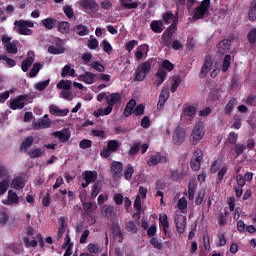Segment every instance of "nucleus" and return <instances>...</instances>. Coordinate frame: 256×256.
Returning <instances> with one entry per match:
<instances>
[{"label":"nucleus","instance_id":"obj_52","mask_svg":"<svg viewBox=\"0 0 256 256\" xmlns=\"http://www.w3.org/2000/svg\"><path fill=\"white\" fill-rule=\"evenodd\" d=\"M246 148L247 147L245 146V144H234V153L236 157H241V155H243V153L245 152Z\"/></svg>","mask_w":256,"mask_h":256},{"label":"nucleus","instance_id":"obj_12","mask_svg":"<svg viewBox=\"0 0 256 256\" xmlns=\"http://www.w3.org/2000/svg\"><path fill=\"white\" fill-rule=\"evenodd\" d=\"M79 3L83 9H88L92 11V13H97L99 11V4H97L95 0H81Z\"/></svg>","mask_w":256,"mask_h":256},{"label":"nucleus","instance_id":"obj_51","mask_svg":"<svg viewBox=\"0 0 256 256\" xmlns=\"http://www.w3.org/2000/svg\"><path fill=\"white\" fill-rule=\"evenodd\" d=\"M42 67L43 66L41 65V63H35L29 72V77H31V78L37 77V75L39 74V71H41Z\"/></svg>","mask_w":256,"mask_h":256},{"label":"nucleus","instance_id":"obj_42","mask_svg":"<svg viewBox=\"0 0 256 256\" xmlns=\"http://www.w3.org/2000/svg\"><path fill=\"white\" fill-rule=\"evenodd\" d=\"M67 75H70V77H75V69L71 68L70 65H65L62 68L61 77H67Z\"/></svg>","mask_w":256,"mask_h":256},{"label":"nucleus","instance_id":"obj_63","mask_svg":"<svg viewBox=\"0 0 256 256\" xmlns=\"http://www.w3.org/2000/svg\"><path fill=\"white\" fill-rule=\"evenodd\" d=\"M246 105L250 106V107H256V95L255 94H250L246 101H245Z\"/></svg>","mask_w":256,"mask_h":256},{"label":"nucleus","instance_id":"obj_53","mask_svg":"<svg viewBox=\"0 0 256 256\" xmlns=\"http://www.w3.org/2000/svg\"><path fill=\"white\" fill-rule=\"evenodd\" d=\"M229 67H231V55L227 54L223 60L222 72L227 73Z\"/></svg>","mask_w":256,"mask_h":256},{"label":"nucleus","instance_id":"obj_45","mask_svg":"<svg viewBox=\"0 0 256 256\" xmlns=\"http://www.w3.org/2000/svg\"><path fill=\"white\" fill-rule=\"evenodd\" d=\"M59 221H60V227H59L58 233H57V240L58 241L61 239V237H63V235L65 233V229L67 227V226H65V218L60 217Z\"/></svg>","mask_w":256,"mask_h":256},{"label":"nucleus","instance_id":"obj_56","mask_svg":"<svg viewBox=\"0 0 256 256\" xmlns=\"http://www.w3.org/2000/svg\"><path fill=\"white\" fill-rule=\"evenodd\" d=\"M83 207L86 213H93L97 209V204L94 202H84Z\"/></svg>","mask_w":256,"mask_h":256},{"label":"nucleus","instance_id":"obj_37","mask_svg":"<svg viewBox=\"0 0 256 256\" xmlns=\"http://www.w3.org/2000/svg\"><path fill=\"white\" fill-rule=\"evenodd\" d=\"M236 103H237L236 98H232L228 101V103L226 104V106L224 108L225 115H231V113H233V109H235Z\"/></svg>","mask_w":256,"mask_h":256},{"label":"nucleus","instance_id":"obj_32","mask_svg":"<svg viewBox=\"0 0 256 256\" xmlns=\"http://www.w3.org/2000/svg\"><path fill=\"white\" fill-rule=\"evenodd\" d=\"M74 33H77L80 37H85L86 35H89V28L83 24L76 25L73 28Z\"/></svg>","mask_w":256,"mask_h":256},{"label":"nucleus","instance_id":"obj_24","mask_svg":"<svg viewBox=\"0 0 256 256\" xmlns=\"http://www.w3.org/2000/svg\"><path fill=\"white\" fill-rule=\"evenodd\" d=\"M95 77L97 76L92 72H85L84 74L80 75L78 79L87 85H93V83H95Z\"/></svg>","mask_w":256,"mask_h":256},{"label":"nucleus","instance_id":"obj_22","mask_svg":"<svg viewBox=\"0 0 256 256\" xmlns=\"http://www.w3.org/2000/svg\"><path fill=\"white\" fill-rule=\"evenodd\" d=\"M162 19H163L165 25H169V23H171V21H173L172 23H175V21H176V27L179 24V17L175 16V14H173V11H166L162 15Z\"/></svg>","mask_w":256,"mask_h":256},{"label":"nucleus","instance_id":"obj_6","mask_svg":"<svg viewBox=\"0 0 256 256\" xmlns=\"http://www.w3.org/2000/svg\"><path fill=\"white\" fill-rule=\"evenodd\" d=\"M203 137H205V128L201 124H197L190 135L191 145H198Z\"/></svg>","mask_w":256,"mask_h":256},{"label":"nucleus","instance_id":"obj_62","mask_svg":"<svg viewBox=\"0 0 256 256\" xmlns=\"http://www.w3.org/2000/svg\"><path fill=\"white\" fill-rule=\"evenodd\" d=\"M90 67L92 69H95V71H98L99 73H105V66H103V64H100L99 61H94L90 64Z\"/></svg>","mask_w":256,"mask_h":256},{"label":"nucleus","instance_id":"obj_48","mask_svg":"<svg viewBox=\"0 0 256 256\" xmlns=\"http://www.w3.org/2000/svg\"><path fill=\"white\" fill-rule=\"evenodd\" d=\"M161 69H163L164 71H168V73H171V71H173V69H175V64H173L169 60H164L161 63Z\"/></svg>","mask_w":256,"mask_h":256},{"label":"nucleus","instance_id":"obj_43","mask_svg":"<svg viewBox=\"0 0 256 256\" xmlns=\"http://www.w3.org/2000/svg\"><path fill=\"white\" fill-rule=\"evenodd\" d=\"M72 85H73V83L71 82V80H61L57 84V88L58 89H63L64 91H69L71 89Z\"/></svg>","mask_w":256,"mask_h":256},{"label":"nucleus","instance_id":"obj_60","mask_svg":"<svg viewBox=\"0 0 256 256\" xmlns=\"http://www.w3.org/2000/svg\"><path fill=\"white\" fill-rule=\"evenodd\" d=\"M44 151L41 148L33 149L32 151L28 152L30 159H37V157H41Z\"/></svg>","mask_w":256,"mask_h":256},{"label":"nucleus","instance_id":"obj_30","mask_svg":"<svg viewBox=\"0 0 256 256\" xmlns=\"http://www.w3.org/2000/svg\"><path fill=\"white\" fill-rule=\"evenodd\" d=\"M33 63H35V57L28 56L24 61H22V64H21L22 71L24 73H27V71L31 69V65H33Z\"/></svg>","mask_w":256,"mask_h":256},{"label":"nucleus","instance_id":"obj_64","mask_svg":"<svg viewBox=\"0 0 256 256\" xmlns=\"http://www.w3.org/2000/svg\"><path fill=\"white\" fill-rule=\"evenodd\" d=\"M241 121H242V118L240 115H235L234 116V122L231 126V129H239L241 127Z\"/></svg>","mask_w":256,"mask_h":256},{"label":"nucleus","instance_id":"obj_47","mask_svg":"<svg viewBox=\"0 0 256 256\" xmlns=\"http://www.w3.org/2000/svg\"><path fill=\"white\" fill-rule=\"evenodd\" d=\"M49 83H51V79H47L45 81H40L35 84V89L37 91H45L47 87H49Z\"/></svg>","mask_w":256,"mask_h":256},{"label":"nucleus","instance_id":"obj_8","mask_svg":"<svg viewBox=\"0 0 256 256\" xmlns=\"http://www.w3.org/2000/svg\"><path fill=\"white\" fill-rule=\"evenodd\" d=\"M161 163H167V157L161 152H156L150 155L149 159L147 160L148 167H155Z\"/></svg>","mask_w":256,"mask_h":256},{"label":"nucleus","instance_id":"obj_44","mask_svg":"<svg viewBox=\"0 0 256 256\" xmlns=\"http://www.w3.org/2000/svg\"><path fill=\"white\" fill-rule=\"evenodd\" d=\"M120 147H121V145H119V141H117V140H110V141H108L107 149L111 153L117 152V149H119Z\"/></svg>","mask_w":256,"mask_h":256},{"label":"nucleus","instance_id":"obj_55","mask_svg":"<svg viewBox=\"0 0 256 256\" xmlns=\"http://www.w3.org/2000/svg\"><path fill=\"white\" fill-rule=\"evenodd\" d=\"M170 178L172 179V181H176V183H181L183 179V174H181L177 170H172L170 173Z\"/></svg>","mask_w":256,"mask_h":256},{"label":"nucleus","instance_id":"obj_31","mask_svg":"<svg viewBox=\"0 0 256 256\" xmlns=\"http://www.w3.org/2000/svg\"><path fill=\"white\" fill-rule=\"evenodd\" d=\"M159 225L162 227L165 235H167V229H169V218L167 217V214H160Z\"/></svg>","mask_w":256,"mask_h":256},{"label":"nucleus","instance_id":"obj_38","mask_svg":"<svg viewBox=\"0 0 256 256\" xmlns=\"http://www.w3.org/2000/svg\"><path fill=\"white\" fill-rule=\"evenodd\" d=\"M126 231H128V233H131V235H137V233H139V227H137L135 221H128L126 223Z\"/></svg>","mask_w":256,"mask_h":256},{"label":"nucleus","instance_id":"obj_34","mask_svg":"<svg viewBox=\"0 0 256 256\" xmlns=\"http://www.w3.org/2000/svg\"><path fill=\"white\" fill-rule=\"evenodd\" d=\"M197 113V109L194 106H186L183 109V115L184 117H190V119H194L195 115Z\"/></svg>","mask_w":256,"mask_h":256},{"label":"nucleus","instance_id":"obj_17","mask_svg":"<svg viewBox=\"0 0 256 256\" xmlns=\"http://www.w3.org/2000/svg\"><path fill=\"white\" fill-rule=\"evenodd\" d=\"M170 96L169 88L163 87L159 95L158 107H165V103H167V99H169Z\"/></svg>","mask_w":256,"mask_h":256},{"label":"nucleus","instance_id":"obj_50","mask_svg":"<svg viewBox=\"0 0 256 256\" xmlns=\"http://www.w3.org/2000/svg\"><path fill=\"white\" fill-rule=\"evenodd\" d=\"M100 47H102L103 51L108 55H111V53H113V46H111V43H109V41L107 40H103L100 44Z\"/></svg>","mask_w":256,"mask_h":256},{"label":"nucleus","instance_id":"obj_7","mask_svg":"<svg viewBox=\"0 0 256 256\" xmlns=\"http://www.w3.org/2000/svg\"><path fill=\"white\" fill-rule=\"evenodd\" d=\"M185 137H187V131H185V128L181 126H177L174 129L172 139L175 145L181 146L183 143H185Z\"/></svg>","mask_w":256,"mask_h":256},{"label":"nucleus","instance_id":"obj_26","mask_svg":"<svg viewBox=\"0 0 256 256\" xmlns=\"http://www.w3.org/2000/svg\"><path fill=\"white\" fill-rule=\"evenodd\" d=\"M33 143H35V139L33 138V136L26 137L20 145V151H24V153H27L29 147H33Z\"/></svg>","mask_w":256,"mask_h":256},{"label":"nucleus","instance_id":"obj_4","mask_svg":"<svg viewBox=\"0 0 256 256\" xmlns=\"http://www.w3.org/2000/svg\"><path fill=\"white\" fill-rule=\"evenodd\" d=\"M14 27L19 35H33V30L29 28L35 27V24L27 20H16L14 22Z\"/></svg>","mask_w":256,"mask_h":256},{"label":"nucleus","instance_id":"obj_25","mask_svg":"<svg viewBox=\"0 0 256 256\" xmlns=\"http://www.w3.org/2000/svg\"><path fill=\"white\" fill-rule=\"evenodd\" d=\"M119 101H121V94L119 93H111L106 96V103L107 105H110V107H115Z\"/></svg>","mask_w":256,"mask_h":256},{"label":"nucleus","instance_id":"obj_19","mask_svg":"<svg viewBox=\"0 0 256 256\" xmlns=\"http://www.w3.org/2000/svg\"><path fill=\"white\" fill-rule=\"evenodd\" d=\"M230 47H231V40L223 39L217 44L218 53H220V55H225V53L229 51Z\"/></svg>","mask_w":256,"mask_h":256},{"label":"nucleus","instance_id":"obj_11","mask_svg":"<svg viewBox=\"0 0 256 256\" xmlns=\"http://www.w3.org/2000/svg\"><path fill=\"white\" fill-rule=\"evenodd\" d=\"M176 229L178 233H185V227H187V217L184 215L175 216Z\"/></svg>","mask_w":256,"mask_h":256},{"label":"nucleus","instance_id":"obj_14","mask_svg":"<svg viewBox=\"0 0 256 256\" xmlns=\"http://www.w3.org/2000/svg\"><path fill=\"white\" fill-rule=\"evenodd\" d=\"M123 173V163L114 161L111 163V174L114 179H117Z\"/></svg>","mask_w":256,"mask_h":256},{"label":"nucleus","instance_id":"obj_21","mask_svg":"<svg viewBox=\"0 0 256 256\" xmlns=\"http://www.w3.org/2000/svg\"><path fill=\"white\" fill-rule=\"evenodd\" d=\"M135 107H137V101L135 99H130L125 106L123 112L124 117H131L133 111H135Z\"/></svg>","mask_w":256,"mask_h":256},{"label":"nucleus","instance_id":"obj_59","mask_svg":"<svg viewBox=\"0 0 256 256\" xmlns=\"http://www.w3.org/2000/svg\"><path fill=\"white\" fill-rule=\"evenodd\" d=\"M8 189H9V180L8 179H3L0 182V196L5 195V193H7Z\"/></svg>","mask_w":256,"mask_h":256},{"label":"nucleus","instance_id":"obj_16","mask_svg":"<svg viewBox=\"0 0 256 256\" xmlns=\"http://www.w3.org/2000/svg\"><path fill=\"white\" fill-rule=\"evenodd\" d=\"M211 67H213V60L211 59V57L207 56L200 71V79H203V77H207V73L211 71Z\"/></svg>","mask_w":256,"mask_h":256},{"label":"nucleus","instance_id":"obj_46","mask_svg":"<svg viewBox=\"0 0 256 256\" xmlns=\"http://www.w3.org/2000/svg\"><path fill=\"white\" fill-rule=\"evenodd\" d=\"M99 193H101V184L97 181L92 186L91 199H96Z\"/></svg>","mask_w":256,"mask_h":256},{"label":"nucleus","instance_id":"obj_1","mask_svg":"<svg viewBox=\"0 0 256 256\" xmlns=\"http://www.w3.org/2000/svg\"><path fill=\"white\" fill-rule=\"evenodd\" d=\"M153 59H148L141 64H139L135 71L136 81H145V77L151 73V62Z\"/></svg>","mask_w":256,"mask_h":256},{"label":"nucleus","instance_id":"obj_39","mask_svg":"<svg viewBox=\"0 0 256 256\" xmlns=\"http://www.w3.org/2000/svg\"><path fill=\"white\" fill-rule=\"evenodd\" d=\"M120 3L124 9H137L139 7V4L133 0H120Z\"/></svg>","mask_w":256,"mask_h":256},{"label":"nucleus","instance_id":"obj_23","mask_svg":"<svg viewBox=\"0 0 256 256\" xmlns=\"http://www.w3.org/2000/svg\"><path fill=\"white\" fill-rule=\"evenodd\" d=\"M98 178L99 174L97 173V171L87 170L83 172V179L87 183H95V181H97Z\"/></svg>","mask_w":256,"mask_h":256},{"label":"nucleus","instance_id":"obj_57","mask_svg":"<svg viewBox=\"0 0 256 256\" xmlns=\"http://www.w3.org/2000/svg\"><path fill=\"white\" fill-rule=\"evenodd\" d=\"M248 43L255 45L256 43V28H252L247 35Z\"/></svg>","mask_w":256,"mask_h":256},{"label":"nucleus","instance_id":"obj_13","mask_svg":"<svg viewBox=\"0 0 256 256\" xmlns=\"http://www.w3.org/2000/svg\"><path fill=\"white\" fill-rule=\"evenodd\" d=\"M49 127H51V120L47 114L44 115L43 119L33 124L35 131H39V129H49Z\"/></svg>","mask_w":256,"mask_h":256},{"label":"nucleus","instance_id":"obj_10","mask_svg":"<svg viewBox=\"0 0 256 256\" xmlns=\"http://www.w3.org/2000/svg\"><path fill=\"white\" fill-rule=\"evenodd\" d=\"M147 55H149V44H141L137 47L135 52L136 61H141V59H143L144 56L145 59H147Z\"/></svg>","mask_w":256,"mask_h":256},{"label":"nucleus","instance_id":"obj_36","mask_svg":"<svg viewBox=\"0 0 256 256\" xmlns=\"http://www.w3.org/2000/svg\"><path fill=\"white\" fill-rule=\"evenodd\" d=\"M6 49V52L9 53L10 55H17L19 50L17 49V42L12 41L4 46Z\"/></svg>","mask_w":256,"mask_h":256},{"label":"nucleus","instance_id":"obj_40","mask_svg":"<svg viewBox=\"0 0 256 256\" xmlns=\"http://www.w3.org/2000/svg\"><path fill=\"white\" fill-rule=\"evenodd\" d=\"M248 19L249 21H256V0H253L250 4Z\"/></svg>","mask_w":256,"mask_h":256},{"label":"nucleus","instance_id":"obj_61","mask_svg":"<svg viewBox=\"0 0 256 256\" xmlns=\"http://www.w3.org/2000/svg\"><path fill=\"white\" fill-rule=\"evenodd\" d=\"M239 139V134L235 133V132H230L228 135V143H230V145H237V141Z\"/></svg>","mask_w":256,"mask_h":256},{"label":"nucleus","instance_id":"obj_20","mask_svg":"<svg viewBox=\"0 0 256 256\" xmlns=\"http://www.w3.org/2000/svg\"><path fill=\"white\" fill-rule=\"evenodd\" d=\"M2 203L4 205H18L19 203V196L16 192H13V190L8 191V199L2 200Z\"/></svg>","mask_w":256,"mask_h":256},{"label":"nucleus","instance_id":"obj_33","mask_svg":"<svg viewBox=\"0 0 256 256\" xmlns=\"http://www.w3.org/2000/svg\"><path fill=\"white\" fill-rule=\"evenodd\" d=\"M150 29L153 33H163V22L161 20H154L150 24Z\"/></svg>","mask_w":256,"mask_h":256},{"label":"nucleus","instance_id":"obj_54","mask_svg":"<svg viewBox=\"0 0 256 256\" xmlns=\"http://www.w3.org/2000/svg\"><path fill=\"white\" fill-rule=\"evenodd\" d=\"M228 169L229 168H227V166H223L221 168V170L218 172L217 178H216L217 185L221 184V181H223V177H225V175H227Z\"/></svg>","mask_w":256,"mask_h":256},{"label":"nucleus","instance_id":"obj_5","mask_svg":"<svg viewBox=\"0 0 256 256\" xmlns=\"http://www.w3.org/2000/svg\"><path fill=\"white\" fill-rule=\"evenodd\" d=\"M209 7H211V0H203L199 6L194 8L192 17L195 21L203 19L207 13H209Z\"/></svg>","mask_w":256,"mask_h":256},{"label":"nucleus","instance_id":"obj_41","mask_svg":"<svg viewBox=\"0 0 256 256\" xmlns=\"http://www.w3.org/2000/svg\"><path fill=\"white\" fill-rule=\"evenodd\" d=\"M48 53H50V55H61L62 53H65V48H63L62 46L55 47L53 45H50L48 47Z\"/></svg>","mask_w":256,"mask_h":256},{"label":"nucleus","instance_id":"obj_29","mask_svg":"<svg viewBox=\"0 0 256 256\" xmlns=\"http://www.w3.org/2000/svg\"><path fill=\"white\" fill-rule=\"evenodd\" d=\"M42 25L45 29L51 31V29H55V27H57V19L48 17L42 20Z\"/></svg>","mask_w":256,"mask_h":256},{"label":"nucleus","instance_id":"obj_3","mask_svg":"<svg viewBox=\"0 0 256 256\" xmlns=\"http://www.w3.org/2000/svg\"><path fill=\"white\" fill-rule=\"evenodd\" d=\"M28 103H33V98L27 94H22L10 100V109L17 111L18 109H23Z\"/></svg>","mask_w":256,"mask_h":256},{"label":"nucleus","instance_id":"obj_15","mask_svg":"<svg viewBox=\"0 0 256 256\" xmlns=\"http://www.w3.org/2000/svg\"><path fill=\"white\" fill-rule=\"evenodd\" d=\"M53 137H57L61 143H67L71 139V132L67 129L56 131L52 133Z\"/></svg>","mask_w":256,"mask_h":256},{"label":"nucleus","instance_id":"obj_27","mask_svg":"<svg viewBox=\"0 0 256 256\" xmlns=\"http://www.w3.org/2000/svg\"><path fill=\"white\" fill-rule=\"evenodd\" d=\"M11 187L19 191V189H23L25 187V178L21 176H17L12 180Z\"/></svg>","mask_w":256,"mask_h":256},{"label":"nucleus","instance_id":"obj_35","mask_svg":"<svg viewBox=\"0 0 256 256\" xmlns=\"http://www.w3.org/2000/svg\"><path fill=\"white\" fill-rule=\"evenodd\" d=\"M134 173H135V167H133V165L131 164L126 165L124 169V178L126 179V181H130L131 179H133Z\"/></svg>","mask_w":256,"mask_h":256},{"label":"nucleus","instance_id":"obj_58","mask_svg":"<svg viewBox=\"0 0 256 256\" xmlns=\"http://www.w3.org/2000/svg\"><path fill=\"white\" fill-rule=\"evenodd\" d=\"M203 150H201V148H198L196 149L194 152H193V155H192V158L191 160H194V161H203Z\"/></svg>","mask_w":256,"mask_h":256},{"label":"nucleus","instance_id":"obj_9","mask_svg":"<svg viewBox=\"0 0 256 256\" xmlns=\"http://www.w3.org/2000/svg\"><path fill=\"white\" fill-rule=\"evenodd\" d=\"M102 215L108 219V221H113L115 217H117V213L115 212V207L112 205H104L101 209Z\"/></svg>","mask_w":256,"mask_h":256},{"label":"nucleus","instance_id":"obj_2","mask_svg":"<svg viewBox=\"0 0 256 256\" xmlns=\"http://www.w3.org/2000/svg\"><path fill=\"white\" fill-rule=\"evenodd\" d=\"M177 33V20L174 21L162 34V46L171 47L173 43V35Z\"/></svg>","mask_w":256,"mask_h":256},{"label":"nucleus","instance_id":"obj_28","mask_svg":"<svg viewBox=\"0 0 256 256\" xmlns=\"http://www.w3.org/2000/svg\"><path fill=\"white\" fill-rule=\"evenodd\" d=\"M71 30V24L67 21H61L57 24V31L62 35H67Z\"/></svg>","mask_w":256,"mask_h":256},{"label":"nucleus","instance_id":"obj_49","mask_svg":"<svg viewBox=\"0 0 256 256\" xmlns=\"http://www.w3.org/2000/svg\"><path fill=\"white\" fill-rule=\"evenodd\" d=\"M141 149V142H135L131 147L130 150L128 152V155H130V157H134V155H137V153H139Z\"/></svg>","mask_w":256,"mask_h":256},{"label":"nucleus","instance_id":"obj_18","mask_svg":"<svg viewBox=\"0 0 256 256\" xmlns=\"http://www.w3.org/2000/svg\"><path fill=\"white\" fill-rule=\"evenodd\" d=\"M50 113L51 115H55V117H67L69 115V108L60 109L58 106L51 105Z\"/></svg>","mask_w":256,"mask_h":256}]
</instances>
